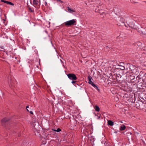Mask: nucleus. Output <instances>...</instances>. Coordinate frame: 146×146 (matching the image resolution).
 <instances>
[{
  "mask_svg": "<svg viewBox=\"0 0 146 146\" xmlns=\"http://www.w3.org/2000/svg\"><path fill=\"white\" fill-rule=\"evenodd\" d=\"M76 19H73L65 22L64 24L65 26H69L75 25H76Z\"/></svg>",
  "mask_w": 146,
  "mask_h": 146,
  "instance_id": "obj_1",
  "label": "nucleus"
},
{
  "mask_svg": "<svg viewBox=\"0 0 146 146\" xmlns=\"http://www.w3.org/2000/svg\"><path fill=\"white\" fill-rule=\"evenodd\" d=\"M68 78L70 80H75L77 79V77L76 75L73 73H69L67 74Z\"/></svg>",
  "mask_w": 146,
  "mask_h": 146,
  "instance_id": "obj_2",
  "label": "nucleus"
},
{
  "mask_svg": "<svg viewBox=\"0 0 146 146\" xmlns=\"http://www.w3.org/2000/svg\"><path fill=\"white\" fill-rule=\"evenodd\" d=\"M135 21L134 20H131L129 23V24H127V25L129 27H131L132 29H136V26L135 25Z\"/></svg>",
  "mask_w": 146,
  "mask_h": 146,
  "instance_id": "obj_3",
  "label": "nucleus"
},
{
  "mask_svg": "<svg viewBox=\"0 0 146 146\" xmlns=\"http://www.w3.org/2000/svg\"><path fill=\"white\" fill-rule=\"evenodd\" d=\"M8 82L10 87L12 88L15 86V84L12 80L11 76L8 77Z\"/></svg>",
  "mask_w": 146,
  "mask_h": 146,
  "instance_id": "obj_4",
  "label": "nucleus"
},
{
  "mask_svg": "<svg viewBox=\"0 0 146 146\" xmlns=\"http://www.w3.org/2000/svg\"><path fill=\"white\" fill-rule=\"evenodd\" d=\"M92 78L91 76H88V79L89 80L88 82V83L91 84L92 86L98 90V87L92 81Z\"/></svg>",
  "mask_w": 146,
  "mask_h": 146,
  "instance_id": "obj_5",
  "label": "nucleus"
},
{
  "mask_svg": "<svg viewBox=\"0 0 146 146\" xmlns=\"http://www.w3.org/2000/svg\"><path fill=\"white\" fill-rule=\"evenodd\" d=\"M33 4L35 7L39 8L40 5V0H33Z\"/></svg>",
  "mask_w": 146,
  "mask_h": 146,
  "instance_id": "obj_6",
  "label": "nucleus"
},
{
  "mask_svg": "<svg viewBox=\"0 0 146 146\" xmlns=\"http://www.w3.org/2000/svg\"><path fill=\"white\" fill-rule=\"evenodd\" d=\"M9 120V119L8 118H3L1 120V121L2 125L3 126H5V124Z\"/></svg>",
  "mask_w": 146,
  "mask_h": 146,
  "instance_id": "obj_7",
  "label": "nucleus"
},
{
  "mask_svg": "<svg viewBox=\"0 0 146 146\" xmlns=\"http://www.w3.org/2000/svg\"><path fill=\"white\" fill-rule=\"evenodd\" d=\"M108 125L110 126H113L114 125L113 122L111 120H108Z\"/></svg>",
  "mask_w": 146,
  "mask_h": 146,
  "instance_id": "obj_8",
  "label": "nucleus"
},
{
  "mask_svg": "<svg viewBox=\"0 0 146 146\" xmlns=\"http://www.w3.org/2000/svg\"><path fill=\"white\" fill-rule=\"evenodd\" d=\"M126 127L124 125H122L120 127V130L122 131L125 129Z\"/></svg>",
  "mask_w": 146,
  "mask_h": 146,
  "instance_id": "obj_9",
  "label": "nucleus"
},
{
  "mask_svg": "<svg viewBox=\"0 0 146 146\" xmlns=\"http://www.w3.org/2000/svg\"><path fill=\"white\" fill-rule=\"evenodd\" d=\"M67 8H68V11L70 13H71L72 12H75V11L70 9L68 7Z\"/></svg>",
  "mask_w": 146,
  "mask_h": 146,
  "instance_id": "obj_10",
  "label": "nucleus"
},
{
  "mask_svg": "<svg viewBox=\"0 0 146 146\" xmlns=\"http://www.w3.org/2000/svg\"><path fill=\"white\" fill-rule=\"evenodd\" d=\"M95 110L97 111H99L100 110V108L97 105L95 106Z\"/></svg>",
  "mask_w": 146,
  "mask_h": 146,
  "instance_id": "obj_11",
  "label": "nucleus"
},
{
  "mask_svg": "<svg viewBox=\"0 0 146 146\" xmlns=\"http://www.w3.org/2000/svg\"><path fill=\"white\" fill-rule=\"evenodd\" d=\"M29 11L31 12H34V10L32 8H31L30 7H29Z\"/></svg>",
  "mask_w": 146,
  "mask_h": 146,
  "instance_id": "obj_12",
  "label": "nucleus"
},
{
  "mask_svg": "<svg viewBox=\"0 0 146 146\" xmlns=\"http://www.w3.org/2000/svg\"><path fill=\"white\" fill-rule=\"evenodd\" d=\"M131 2L133 4H135L136 3V2L135 1L136 0H130Z\"/></svg>",
  "mask_w": 146,
  "mask_h": 146,
  "instance_id": "obj_13",
  "label": "nucleus"
},
{
  "mask_svg": "<svg viewBox=\"0 0 146 146\" xmlns=\"http://www.w3.org/2000/svg\"><path fill=\"white\" fill-rule=\"evenodd\" d=\"M61 131V130L59 128H58L56 129V131L57 132H59Z\"/></svg>",
  "mask_w": 146,
  "mask_h": 146,
  "instance_id": "obj_14",
  "label": "nucleus"
},
{
  "mask_svg": "<svg viewBox=\"0 0 146 146\" xmlns=\"http://www.w3.org/2000/svg\"><path fill=\"white\" fill-rule=\"evenodd\" d=\"M8 4H9V5H13V6L14 5V4L13 3H12L10 2H9V1Z\"/></svg>",
  "mask_w": 146,
  "mask_h": 146,
  "instance_id": "obj_15",
  "label": "nucleus"
},
{
  "mask_svg": "<svg viewBox=\"0 0 146 146\" xmlns=\"http://www.w3.org/2000/svg\"><path fill=\"white\" fill-rule=\"evenodd\" d=\"M76 82V81H75V80H72V82H71V83L72 84H74Z\"/></svg>",
  "mask_w": 146,
  "mask_h": 146,
  "instance_id": "obj_16",
  "label": "nucleus"
},
{
  "mask_svg": "<svg viewBox=\"0 0 146 146\" xmlns=\"http://www.w3.org/2000/svg\"><path fill=\"white\" fill-rule=\"evenodd\" d=\"M44 5L46 6H47V3L46 2V1H45L44 2Z\"/></svg>",
  "mask_w": 146,
  "mask_h": 146,
  "instance_id": "obj_17",
  "label": "nucleus"
},
{
  "mask_svg": "<svg viewBox=\"0 0 146 146\" xmlns=\"http://www.w3.org/2000/svg\"><path fill=\"white\" fill-rule=\"evenodd\" d=\"M128 23H126V24H124V25H125V26L126 27H129V26L127 25V24Z\"/></svg>",
  "mask_w": 146,
  "mask_h": 146,
  "instance_id": "obj_18",
  "label": "nucleus"
},
{
  "mask_svg": "<svg viewBox=\"0 0 146 146\" xmlns=\"http://www.w3.org/2000/svg\"><path fill=\"white\" fill-rule=\"evenodd\" d=\"M6 1H5L4 0H1V2H4V3H5Z\"/></svg>",
  "mask_w": 146,
  "mask_h": 146,
  "instance_id": "obj_19",
  "label": "nucleus"
},
{
  "mask_svg": "<svg viewBox=\"0 0 146 146\" xmlns=\"http://www.w3.org/2000/svg\"><path fill=\"white\" fill-rule=\"evenodd\" d=\"M5 16V19H3V20L4 21H6V16L5 15H4Z\"/></svg>",
  "mask_w": 146,
  "mask_h": 146,
  "instance_id": "obj_20",
  "label": "nucleus"
},
{
  "mask_svg": "<svg viewBox=\"0 0 146 146\" xmlns=\"http://www.w3.org/2000/svg\"><path fill=\"white\" fill-rule=\"evenodd\" d=\"M29 108V106H27L26 107V109H27V111H29V110H28V109H27L28 108Z\"/></svg>",
  "mask_w": 146,
  "mask_h": 146,
  "instance_id": "obj_21",
  "label": "nucleus"
},
{
  "mask_svg": "<svg viewBox=\"0 0 146 146\" xmlns=\"http://www.w3.org/2000/svg\"><path fill=\"white\" fill-rule=\"evenodd\" d=\"M57 1H59L61 3H62V2L60 0H56Z\"/></svg>",
  "mask_w": 146,
  "mask_h": 146,
  "instance_id": "obj_22",
  "label": "nucleus"
},
{
  "mask_svg": "<svg viewBox=\"0 0 146 146\" xmlns=\"http://www.w3.org/2000/svg\"><path fill=\"white\" fill-rule=\"evenodd\" d=\"M143 81V79H141V78H140L139 81H138V82H140L141 81Z\"/></svg>",
  "mask_w": 146,
  "mask_h": 146,
  "instance_id": "obj_23",
  "label": "nucleus"
},
{
  "mask_svg": "<svg viewBox=\"0 0 146 146\" xmlns=\"http://www.w3.org/2000/svg\"><path fill=\"white\" fill-rule=\"evenodd\" d=\"M9 2V1H6L5 3H6V4H8Z\"/></svg>",
  "mask_w": 146,
  "mask_h": 146,
  "instance_id": "obj_24",
  "label": "nucleus"
},
{
  "mask_svg": "<svg viewBox=\"0 0 146 146\" xmlns=\"http://www.w3.org/2000/svg\"><path fill=\"white\" fill-rule=\"evenodd\" d=\"M30 113L31 114H33V112L32 111H30Z\"/></svg>",
  "mask_w": 146,
  "mask_h": 146,
  "instance_id": "obj_25",
  "label": "nucleus"
},
{
  "mask_svg": "<svg viewBox=\"0 0 146 146\" xmlns=\"http://www.w3.org/2000/svg\"><path fill=\"white\" fill-rule=\"evenodd\" d=\"M125 69L124 67L123 66L122 67V69L124 70Z\"/></svg>",
  "mask_w": 146,
  "mask_h": 146,
  "instance_id": "obj_26",
  "label": "nucleus"
},
{
  "mask_svg": "<svg viewBox=\"0 0 146 146\" xmlns=\"http://www.w3.org/2000/svg\"><path fill=\"white\" fill-rule=\"evenodd\" d=\"M52 130L55 131H56V129H52Z\"/></svg>",
  "mask_w": 146,
  "mask_h": 146,
  "instance_id": "obj_27",
  "label": "nucleus"
},
{
  "mask_svg": "<svg viewBox=\"0 0 146 146\" xmlns=\"http://www.w3.org/2000/svg\"><path fill=\"white\" fill-rule=\"evenodd\" d=\"M138 44H139V46H140V45L141 44V43L140 42H138Z\"/></svg>",
  "mask_w": 146,
  "mask_h": 146,
  "instance_id": "obj_28",
  "label": "nucleus"
},
{
  "mask_svg": "<svg viewBox=\"0 0 146 146\" xmlns=\"http://www.w3.org/2000/svg\"><path fill=\"white\" fill-rule=\"evenodd\" d=\"M33 23V25H34V26H35V24L34 23Z\"/></svg>",
  "mask_w": 146,
  "mask_h": 146,
  "instance_id": "obj_29",
  "label": "nucleus"
},
{
  "mask_svg": "<svg viewBox=\"0 0 146 146\" xmlns=\"http://www.w3.org/2000/svg\"><path fill=\"white\" fill-rule=\"evenodd\" d=\"M137 77L138 78H139V76H137Z\"/></svg>",
  "mask_w": 146,
  "mask_h": 146,
  "instance_id": "obj_30",
  "label": "nucleus"
},
{
  "mask_svg": "<svg viewBox=\"0 0 146 146\" xmlns=\"http://www.w3.org/2000/svg\"><path fill=\"white\" fill-rule=\"evenodd\" d=\"M45 32L46 33H47V32L46 31H45Z\"/></svg>",
  "mask_w": 146,
  "mask_h": 146,
  "instance_id": "obj_31",
  "label": "nucleus"
},
{
  "mask_svg": "<svg viewBox=\"0 0 146 146\" xmlns=\"http://www.w3.org/2000/svg\"><path fill=\"white\" fill-rule=\"evenodd\" d=\"M50 42H51V43L52 44V42L51 41H50Z\"/></svg>",
  "mask_w": 146,
  "mask_h": 146,
  "instance_id": "obj_32",
  "label": "nucleus"
},
{
  "mask_svg": "<svg viewBox=\"0 0 146 146\" xmlns=\"http://www.w3.org/2000/svg\"><path fill=\"white\" fill-rule=\"evenodd\" d=\"M5 21H4V22H3V23H5Z\"/></svg>",
  "mask_w": 146,
  "mask_h": 146,
  "instance_id": "obj_33",
  "label": "nucleus"
},
{
  "mask_svg": "<svg viewBox=\"0 0 146 146\" xmlns=\"http://www.w3.org/2000/svg\"><path fill=\"white\" fill-rule=\"evenodd\" d=\"M1 48H2L1 47Z\"/></svg>",
  "mask_w": 146,
  "mask_h": 146,
  "instance_id": "obj_34",
  "label": "nucleus"
}]
</instances>
